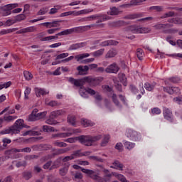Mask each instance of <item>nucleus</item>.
<instances>
[{
  "label": "nucleus",
  "mask_w": 182,
  "mask_h": 182,
  "mask_svg": "<svg viewBox=\"0 0 182 182\" xmlns=\"http://www.w3.org/2000/svg\"><path fill=\"white\" fill-rule=\"evenodd\" d=\"M95 26H99L100 28H104L105 24L104 23H101L100 25L90 24L88 26L74 27L72 28L64 30L60 33H58L55 36H49L44 38H42V36H43V33H40L39 34H38L37 38L40 39L41 42H49L50 41H53V39H59L58 36L72 35V33H80V32H85V31H89L90 28H95Z\"/></svg>",
  "instance_id": "f257e3e1"
},
{
  "label": "nucleus",
  "mask_w": 182,
  "mask_h": 182,
  "mask_svg": "<svg viewBox=\"0 0 182 182\" xmlns=\"http://www.w3.org/2000/svg\"><path fill=\"white\" fill-rule=\"evenodd\" d=\"M53 144V146H55V147H67L68 146V144L65 142H61L59 141H54Z\"/></svg>",
  "instance_id": "09e8293b"
},
{
  "label": "nucleus",
  "mask_w": 182,
  "mask_h": 182,
  "mask_svg": "<svg viewBox=\"0 0 182 182\" xmlns=\"http://www.w3.org/2000/svg\"><path fill=\"white\" fill-rule=\"evenodd\" d=\"M70 83H72L74 86L77 87H83V85L86 83V77H84L81 79L76 80L73 77H70L68 79Z\"/></svg>",
  "instance_id": "9d476101"
},
{
  "label": "nucleus",
  "mask_w": 182,
  "mask_h": 182,
  "mask_svg": "<svg viewBox=\"0 0 182 182\" xmlns=\"http://www.w3.org/2000/svg\"><path fill=\"white\" fill-rule=\"evenodd\" d=\"M35 93L37 97H41V96H45V95H48L49 91L45 90V89L36 87L35 88Z\"/></svg>",
  "instance_id": "4be33fe9"
},
{
  "label": "nucleus",
  "mask_w": 182,
  "mask_h": 182,
  "mask_svg": "<svg viewBox=\"0 0 182 182\" xmlns=\"http://www.w3.org/2000/svg\"><path fill=\"white\" fill-rule=\"evenodd\" d=\"M90 56V54L86 53L82 54H79L75 56V59H76L77 62H80V60H82L85 59V58H89Z\"/></svg>",
  "instance_id": "72a5a7b5"
},
{
  "label": "nucleus",
  "mask_w": 182,
  "mask_h": 182,
  "mask_svg": "<svg viewBox=\"0 0 182 182\" xmlns=\"http://www.w3.org/2000/svg\"><path fill=\"white\" fill-rule=\"evenodd\" d=\"M45 116H46V112H39L37 114H31L28 117V120L30 122H36V120H40V119H43Z\"/></svg>",
  "instance_id": "9b49d317"
},
{
  "label": "nucleus",
  "mask_w": 182,
  "mask_h": 182,
  "mask_svg": "<svg viewBox=\"0 0 182 182\" xmlns=\"http://www.w3.org/2000/svg\"><path fill=\"white\" fill-rule=\"evenodd\" d=\"M119 79L122 83H123L124 86H127V78L126 77V75L124 73L119 74Z\"/></svg>",
  "instance_id": "e433bc0d"
},
{
  "label": "nucleus",
  "mask_w": 182,
  "mask_h": 182,
  "mask_svg": "<svg viewBox=\"0 0 182 182\" xmlns=\"http://www.w3.org/2000/svg\"><path fill=\"white\" fill-rule=\"evenodd\" d=\"M119 42L116 41H113V40H109V41H104L101 43V46H110L112 45H118Z\"/></svg>",
  "instance_id": "2f4dec72"
},
{
  "label": "nucleus",
  "mask_w": 182,
  "mask_h": 182,
  "mask_svg": "<svg viewBox=\"0 0 182 182\" xmlns=\"http://www.w3.org/2000/svg\"><path fill=\"white\" fill-rule=\"evenodd\" d=\"M117 55V50L114 48L110 49L105 55L106 59H110V58H114Z\"/></svg>",
  "instance_id": "bb28decb"
},
{
  "label": "nucleus",
  "mask_w": 182,
  "mask_h": 182,
  "mask_svg": "<svg viewBox=\"0 0 182 182\" xmlns=\"http://www.w3.org/2000/svg\"><path fill=\"white\" fill-rule=\"evenodd\" d=\"M90 151H85L82 152L80 150H77L73 152L71 156L73 157V159H76V157H83L85 156H90Z\"/></svg>",
  "instance_id": "6ab92c4d"
},
{
  "label": "nucleus",
  "mask_w": 182,
  "mask_h": 182,
  "mask_svg": "<svg viewBox=\"0 0 182 182\" xmlns=\"http://www.w3.org/2000/svg\"><path fill=\"white\" fill-rule=\"evenodd\" d=\"M124 32H132V33H149L151 31L150 28L140 27L139 26H129L124 29Z\"/></svg>",
  "instance_id": "20e7f679"
},
{
  "label": "nucleus",
  "mask_w": 182,
  "mask_h": 182,
  "mask_svg": "<svg viewBox=\"0 0 182 182\" xmlns=\"http://www.w3.org/2000/svg\"><path fill=\"white\" fill-rule=\"evenodd\" d=\"M49 11V8L48 7H43L42 9H41L38 13L37 15L38 16H41V15H46V13Z\"/></svg>",
  "instance_id": "8fccbe9b"
},
{
  "label": "nucleus",
  "mask_w": 182,
  "mask_h": 182,
  "mask_svg": "<svg viewBox=\"0 0 182 182\" xmlns=\"http://www.w3.org/2000/svg\"><path fill=\"white\" fill-rule=\"evenodd\" d=\"M93 12V9H85L80 11V15H87Z\"/></svg>",
  "instance_id": "5fc2aeb1"
},
{
  "label": "nucleus",
  "mask_w": 182,
  "mask_h": 182,
  "mask_svg": "<svg viewBox=\"0 0 182 182\" xmlns=\"http://www.w3.org/2000/svg\"><path fill=\"white\" fill-rule=\"evenodd\" d=\"M14 19L16 22H21L22 21H25L26 19V16L23 14H18L14 17Z\"/></svg>",
  "instance_id": "79ce46f5"
},
{
  "label": "nucleus",
  "mask_w": 182,
  "mask_h": 182,
  "mask_svg": "<svg viewBox=\"0 0 182 182\" xmlns=\"http://www.w3.org/2000/svg\"><path fill=\"white\" fill-rule=\"evenodd\" d=\"M125 25H127V23L122 20L114 21L109 23V26H112V28H120V26H124Z\"/></svg>",
  "instance_id": "5701e85b"
},
{
  "label": "nucleus",
  "mask_w": 182,
  "mask_h": 182,
  "mask_svg": "<svg viewBox=\"0 0 182 182\" xmlns=\"http://www.w3.org/2000/svg\"><path fill=\"white\" fill-rule=\"evenodd\" d=\"M15 31H18V28H8V29H2L0 31V35H8V33H12V32H15Z\"/></svg>",
  "instance_id": "f704fd0d"
},
{
  "label": "nucleus",
  "mask_w": 182,
  "mask_h": 182,
  "mask_svg": "<svg viewBox=\"0 0 182 182\" xmlns=\"http://www.w3.org/2000/svg\"><path fill=\"white\" fill-rule=\"evenodd\" d=\"M54 118H49L48 119H47L46 121V123L47 124H50V125H51V126H53V125H55V124H58V122H56V120H55V119H53Z\"/></svg>",
  "instance_id": "6e6d98bb"
},
{
  "label": "nucleus",
  "mask_w": 182,
  "mask_h": 182,
  "mask_svg": "<svg viewBox=\"0 0 182 182\" xmlns=\"http://www.w3.org/2000/svg\"><path fill=\"white\" fill-rule=\"evenodd\" d=\"M15 119H18V117L9 115V116H4L3 120H4V122H7L8 123H9L11 122H14Z\"/></svg>",
  "instance_id": "a18cd8bd"
},
{
  "label": "nucleus",
  "mask_w": 182,
  "mask_h": 182,
  "mask_svg": "<svg viewBox=\"0 0 182 182\" xmlns=\"http://www.w3.org/2000/svg\"><path fill=\"white\" fill-rule=\"evenodd\" d=\"M101 82H103V77H92V76L86 77V83H89L90 86H92V87H95V86H98V85H100Z\"/></svg>",
  "instance_id": "6e6552de"
},
{
  "label": "nucleus",
  "mask_w": 182,
  "mask_h": 182,
  "mask_svg": "<svg viewBox=\"0 0 182 182\" xmlns=\"http://www.w3.org/2000/svg\"><path fill=\"white\" fill-rule=\"evenodd\" d=\"M105 53V48H101L91 53L94 58H100Z\"/></svg>",
  "instance_id": "473e14b6"
},
{
  "label": "nucleus",
  "mask_w": 182,
  "mask_h": 182,
  "mask_svg": "<svg viewBox=\"0 0 182 182\" xmlns=\"http://www.w3.org/2000/svg\"><path fill=\"white\" fill-rule=\"evenodd\" d=\"M120 68H119V66L116 63H112L110 65H109L106 69L105 72L107 73H117L119 72Z\"/></svg>",
  "instance_id": "dca6fc26"
},
{
  "label": "nucleus",
  "mask_w": 182,
  "mask_h": 182,
  "mask_svg": "<svg viewBox=\"0 0 182 182\" xmlns=\"http://www.w3.org/2000/svg\"><path fill=\"white\" fill-rule=\"evenodd\" d=\"M109 140H110V135H105L102 140L100 146L102 147H106V146H107V143H109Z\"/></svg>",
  "instance_id": "c9c22d12"
},
{
  "label": "nucleus",
  "mask_w": 182,
  "mask_h": 182,
  "mask_svg": "<svg viewBox=\"0 0 182 182\" xmlns=\"http://www.w3.org/2000/svg\"><path fill=\"white\" fill-rule=\"evenodd\" d=\"M79 93L82 97H84V99H87V97H89L88 95H91V96H94V95H96V91H95L92 88H89V87L85 88V87H80Z\"/></svg>",
  "instance_id": "1a4fd4ad"
},
{
  "label": "nucleus",
  "mask_w": 182,
  "mask_h": 182,
  "mask_svg": "<svg viewBox=\"0 0 182 182\" xmlns=\"http://www.w3.org/2000/svg\"><path fill=\"white\" fill-rule=\"evenodd\" d=\"M88 158L91 160H94L95 161H100V163H103L104 161L103 159L97 157L96 156H90Z\"/></svg>",
  "instance_id": "0e129e2a"
},
{
  "label": "nucleus",
  "mask_w": 182,
  "mask_h": 182,
  "mask_svg": "<svg viewBox=\"0 0 182 182\" xmlns=\"http://www.w3.org/2000/svg\"><path fill=\"white\" fill-rule=\"evenodd\" d=\"M108 15H119L120 14V11H119V9L116 7H111L110 10L107 12Z\"/></svg>",
  "instance_id": "4c0bfd02"
},
{
  "label": "nucleus",
  "mask_w": 182,
  "mask_h": 182,
  "mask_svg": "<svg viewBox=\"0 0 182 182\" xmlns=\"http://www.w3.org/2000/svg\"><path fill=\"white\" fill-rule=\"evenodd\" d=\"M171 16H174V12L173 11H169L168 13H166L161 18V19H164L166 18H170Z\"/></svg>",
  "instance_id": "338daca9"
},
{
  "label": "nucleus",
  "mask_w": 182,
  "mask_h": 182,
  "mask_svg": "<svg viewBox=\"0 0 182 182\" xmlns=\"http://www.w3.org/2000/svg\"><path fill=\"white\" fill-rule=\"evenodd\" d=\"M15 23H16V21L15 17H14V18H9V19H8V20L5 22L4 25H5L6 26H12V25H14V24H15Z\"/></svg>",
  "instance_id": "864d4df0"
},
{
  "label": "nucleus",
  "mask_w": 182,
  "mask_h": 182,
  "mask_svg": "<svg viewBox=\"0 0 182 182\" xmlns=\"http://www.w3.org/2000/svg\"><path fill=\"white\" fill-rule=\"evenodd\" d=\"M18 153H31L32 151V149L29 147H26L23 149H18Z\"/></svg>",
  "instance_id": "13d9d810"
},
{
  "label": "nucleus",
  "mask_w": 182,
  "mask_h": 182,
  "mask_svg": "<svg viewBox=\"0 0 182 182\" xmlns=\"http://www.w3.org/2000/svg\"><path fill=\"white\" fill-rule=\"evenodd\" d=\"M139 14H129L124 17V19H137Z\"/></svg>",
  "instance_id": "680f3d73"
},
{
  "label": "nucleus",
  "mask_w": 182,
  "mask_h": 182,
  "mask_svg": "<svg viewBox=\"0 0 182 182\" xmlns=\"http://www.w3.org/2000/svg\"><path fill=\"white\" fill-rule=\"evenodd\" d=\"M69 163L65 164V166L59 170V173L60 176H65V174H68V171H69Z\"/></svg>",
  "instance_id": "c85d7f7f"
},
{
  "label": "nucleus",
  "mask_w": 182,
  "mask_h": 182,
  "mask_svg": "<svg viewBox=\"0 0 182 182\" xmlns=\"http://www.w3.org/2000/svg\"><path fill=\"white\" fill-rule=\"evenodd\" d=\"M86 46V43H77L72 44L69 46L68 50H77L80 48H85Z\"/></svg>",
  "instance_id": "a211bd4d"
},
{
  "label": "nucleus",
  "mask_w": 182,
  "mask_h": 182,
  "mask_svg": "<svg viewBox=\"0 0 182 182\" xmlns=\"http://www.w3.org/2000/svg\"><path fill=\"white\" fill-rule=\"evenodd\" d=\"M147 0H132L130 2V5L136 6L137 5H141L142 2H146Z\"/></svg>",
  "instance_id": "603ef678"
},
{
  "label": "nucleus",
  "mask_w": 182,
  "mask_h": 182,
  "mask_svg": "<svg viewBox=\"0 0 182 182\" xmlns=\"http://www.w3.org/2000/svg\"><path fill=\"white\" fill-rule=\"evenodd\" d=\"M68 122L72 126H76V117L74 115H69L68 117Z\"/></svg>",
  "instance_id": "a19ab883"
},
{
  "label": "nucleus",
  "mask_w": 182,
  "mask_h": 182,
  "mask_svg": "<svg viewBox=\"0 0 182 182\" xmlns=\"http://www.w3.org/2000/svg\"><path fill=\"white\" fill-rule=\"evenodd\" d=\"M97 166L100 167V168H101V171H103V173H105V174H106V176H105L104 178L100 177L99 176V173H96V172H95V171H93V170L82 168L81 171H82V173H85V174H87V176H89V177H90V178H92V180H95V181H97V182H109V181H110V177H112V174L108 173L109 170L104 168L102 165H98Z\"/></svg>",
  "instance_id": "7ed1b4c3"
},
{
  "label": "nucleus",
  "mask_w": 182,
  "mask_h": 182,
  "mask_svg": "<svg viewBox=\"0 0 182 182\" xmlns=\"http://www.w3.org/2000/svg\"><path fill=\"white\" fill-rule=\"evenodd\" d=\"M65 111L60 109V110H56L53 111L50 114V119H56V117H59V116H63L65 114Z\"/></svg>",
  "instance_id": "412c9836"
},
{
  "label": "nucleus",
  "mask_w": 182,
  "mask_h": 182,
  "mask_svg": "<svg viewBox=\"0 0 182 182\" xmlns=\"http://www.w3.org/2000/svg\"><path fill=\"white\" fill-rule=\"evenodd\" d=\"M31 89L28 87H26V90L24 91V98L28 100L29 99V95H31Z\"/></svg>",
  "instance_id": "bf43d9fd"
},
{
  "label": "nucleus",
  "mask_w": 182,
  "mask_h": 182,
  "mask_svg": "<svg viewBox=\"0 0 182 182\" xmlns=\"http://www.w3.org/2000/svg\"><path fill=\"white\" fill-rule=\"evenodd\" d=\"M112 174L121 182H124L126 180V177H124V176H123L122 174L117 173H112Z\"/></svg>",
  "instance_id": "3c124183"
},
{
  "label": "nucleus",
  "mask_w": 182,
  "mask_h": 182,
  "mask_svg": "<svg viewBox=\"0 0 182 182\" xmlns=\"http://www.w3.org/2000/svg\"><path fill=\"white\" fill-rule=\"evenodd\" d=\"M151 112L152 114H161V109L159 107H154L151 109Z\"/></svg>",
  "instance_id": "69168bd1"
},
{
  "label": "nucleus",
  "mask_w": 182,
  "mask_h": 182,
  "mask_svg": "<svg viewBox=\"0 0 182 182\" xmlns=\"http://www.w3.org/2000/svg\"><path fill=\"white\" fill-rule=\"evenodd\" d=\"M102 139V135H96V136H85L81 135L80 136L77 137H71L68 138L64 141H66L67 143H76V141H80L81 144H83L84 146H87V147H90L93 146V144L96 143V141H99V140Z\"/></svg>",
  "instance_id": "f03ea898"
},
{
  "label": "nucleus",
  "mask_w": 182,
  "mask_h": 182,
  "mask_svg": "<svg viewBox=\"0 0 182 182\" xmlns=\"http://www.w3.org/2000/svg\"><path fill=\"white\" fill-rule=\"evenodd\" d=\"M36 31V26H30L25 28H22L16 32V33H28V32H35Z\"/></svg>",
  "instance_id": "b1692460"
},
{
  "label": "nucleus",
  "mask_w": 182,
  "mask_h": 182,
  "mask_svg": "<svg viewBox=\"0 0 182 182\" xmlns=\"http://www.w3.org/2000/svg\"><path fill=\"white\" fill-rule=\"evenodd\" d=\"M23 119H17L14 124L20 130L25 127Z\"/></svg>",
  "instance_id": "37998d69"
},
{
  "label": "nucleus",
  "mask_w": 182,
  "mask_h": 182,
  "mask_svg": "<svg viewBox=\"0 0 182 182\" xmlns=\"http://www.w3.org/2000/svg\"><path fill=\"white\" fill-rule=\"evenodd\" d=\"M68 56H69L68 53H63L59 54L56 57V60H59V59H65V58H68Z\"/></svg>",
  "instance_id": "e2e57ef3"
},
{
  "label": "nucleus",
  "mask_w": 182,
  "mask_h": 182,
  "mask_svg": "<svg viewBox=\"0 0 182 182\" xmlns=\"http://www.w3.org/2000/svg\"><path fill=\"white\" fill-rule=\"evenodd\" d=\"M81 124L84 126V127H89V126H95V123L92 122V121L89 119H86L82 118L81 119Z\"/></svg>",
  "instance_id": "7c9ffc66"
},
{
  "label": "nucleus",
  "mask_w": 182,
  "mask_h": 182,
  "mask_svg": "<svg viewBox=\"0 0 182 182\" xmlns=\"http://www.w3.org/2000/svg\"><path fill=\"white\" fill-rule=\"evenodd\" d=\"M126 136L129 140H132V141H139L141 140V134L132 129L127 130Z\"/></svg>",
  "instance_id": "0eeeda50"
},
{
  "label": "nucleus",
  "mask_w": 182,
  "mask_h": 182,
  "mask_svg": "<svg viewBox=\"0 0 182 182\" xmlns=\"http://www.w3.org/2000/svg\"><path fill=\"white\" fill-rule=\"evenodd\" d=\"M123 164H120V161L116 160L112 163V166H110L111 168H115L116 170L123 171Z\"/></svg>",
  "instance_id": "a878e982"
},
{
  "label": "nucleus",
  "mask_w": 182,
  "mask_h": 182,
  "mask_svg": "<svg viewBox=\"0 0 182 182\" xmlns=\"http://www.w3.org/2000/svg\"><path fill=\"white\" fill-rule=\"evenodd\" d=\"M163 115L166 120L168 122H173V112L171 111L170 109L164 107H163Z\"/></svg>",
  "instance_id": "f8f14e48"
},
{
  "label": "nucleus",
  "mask_w": 182,
  "mask_h": 182,
  "mask_svg": "<svg viewBox=\"0 0 182 182\" xmlns=\"http://www.w3.org/2000/svg\"><path fill=\"white\" fill-rule=\"evenodd\" d=\"M77 70L78 72V75H87V72L89 71V66L79 65L78 67H77Z\"/></svg>",
  "instance_id": "f3484780"
},
{
  "label": "nucleus",
  "mask_w": 182,
  "mask_h": 182,
  "mask_svg": "<svg viewBox=\"0 0 182 182\" xmlns=\"http://www.w3.org/2000/svg\"><path fill=\"white\" fill-rule=\"evenodd\" d=\"M109 97H110L112 103H114V105H115L117 107L122 109V104H120L119 99H117V95H116L114 92H112L109 95Z\"/></svg>",
  "instance_id": "2eb2a0df"
},
{
  "label": "nucleus",
  "mask_w": 182,
  "mask_h": 182,
  "mask_svg": "<svg viewBox=\"0 0 182 182\" xmlns=\"http://www.w3.org/2000/svg\"><path fill=\"white\" fill-rule=\"evenodd\" d=\"M124 146L127 150H132V149L136 147V144L129 141H124Z\"/></svg>",
  "instance_id": "c756f323"
},
{
  "label": "nucleus",
  "mask_w": 182,
  "mask_h": 182,
  "mask_svg": "<svg viewBox=\"0 0 182 182\" xmlns=\"http://www.w3.org/2000/svg\"><path fill=\"white\" fill-rule=\"evenodd\" d=\"M97 23H100V22H105V21L109 20V16L104 14H95L87 17V22H92V21H96Z\"/></svg>",
  "instance_id": "423d86ee"
},
{
  "label": "nucleus",
  "mask_w": 182,
  "mask_h": 182,
  "mask_svg": "<svg viewBox=\"0 0 182 182\" xmlns=\"http://www.w3.org/2000/svg\"><path fill=\"white\" fill-rule=\"evenodd\" d=\"M18 6L19 4H18V3L9 4L0 7V9L4 11L3 16H9V15L12 14V11H12V9H15V8H18Z\"/></svg>",
  "instance_id": "39448f33"
},
{
  "label": "nucleus",
  "mask_w": 182,
  "mask_h": 182,
  "mask_svg": "<svg viewBox=\"0 0 182 182\" xmlns=\"http://www.w3.org/2000/svg\"><path fill=\"white\" fill-rule=\"evenodd\" d=\"M144 87L146 90H148V92H151L156 87V82H154L152 84H150L149 82H146L144 84Z\"/></svg>",
  "instance_id": "58836bf2"
},
{
  "label": "nucleus",
  "mask_w": 182,
  "mask_h": 182,
  "mask_svg": "<svg viewBox=\"0 0 182 182\" xmlns=\"http://www.w3.org/2000/svg\"><path fill=\"white\" fill-rule=\"evenodd\" d=\"M173 24L171 23H156L155 24L153 28L155 31H161L164 33V31H166L167 28H172Z\"/></svg>",
  "instance_id": "ddd939ff"
},
{
  "label": "nucleus",
  "mask_w": 182,
  "mask_h": 182,
  "mask_svg": "<svg viewBox=\"0 0 182 182\" xmlns=\"http://www.w3.org/2000/svg\"><path fill=\"white\" fill-rule=\"evenodd\" d=\"M80 129H73L70 132L65 133H60V139H65L66 137H70L72 134H75V133H80Z\"/></svg>",
  "instance_id": "aec40b11"
},
{
  "label": "nucleus",
  "mask_w": 182,
  "mask_h": 182,
  "mask_svg": "<svg viewBox=\"0 0 182 182\" xmlns=\"http://www.w3.org/2000/svg\"><path fill=\"white\" fill-rule=\"evenodd\" d=\"M21 132V129L16 125L7 129H4L1 132V134H9L11 133H13L14 134H18Z\"/></svg>",
  "instance_id": "4468645a"
},
{
  "label": "nucleus",
  "mask_w": 182,
  "mask_h": 182,
  "mask_svg": "<svg viewBox=\"0 0 182 182\" xmlns=\"http://www.w3.org/2000/svg\"><path fill=\"white\" fill-rule=\"evenodd\" d=\"M169 23H174L175 25H182V18L176 17L168 20Z\"/></svg>",
  "instance_id": "cd10ccee"
},
{
  "label": "nucleus",
  "mask_w": 182,
  "mask_h": 182,
  "mask_svg": "<svg viewBox=\"0 0 182 182\" xmlns=\"http://www.w3.org/2000/svg\"><path fill=\"white\" fill-rule=\"evenodd\" d=\"M136 56L139 60H143L144 52L141 50V48H138L136 50Z\"/></svg>",
  "instance_id": "49530a36"
},
{
  "label": "nucleus",
  "mask_w": 182,
  "mask_h": 182,
  "mask_svg": "<svg viewBox=\"0 0 182 182\" xmlns=\"http://www.w3.org/2000/svg\"><path fill=\"white\" fill-rule=\"evenodd\" d=\"M23 176L25 180H29L32 178V173L29 171H26L23 173Z\"/></svg>",
  "instance_id": "052dcab7"
},
{
  "label": "nucleus",
  "mask_w": 182,
  "mask_h": 182,
  "mask_svg": "<svg viewBox=\"0 0 182 182\" xmlns=\"http://www.w3.org/2000/svg\"><path fill=\"white\" fill-rule=\"evenodd\" d=\"M43 132H46V133H49L50 132H58V129H55L53 127L44 125L43 126Z\"/></svg>",
  "instance_id": "ea45409f"
},
{
  "label": "nucleus",
  "mask_w": 182,
  "mask_h": 182,
  "mask_svg": "<svg viewBox=\"0 0 182 182\" xmlns=\"http://www.w3.org/2000/svg\"><path fill=\"white\" fill-rule=\"evenodd\" d=\"M61 6H55L54 8L50 9L49 14L54 15V14H58V11H59V9H61Z\"/></svg>",
  "instance_id": "de8ad7c7"
},
{
  "label": "nucleus",
  "mask_w": 182,
  "mask_h": 182,
  "mask_svg": "<svg viewBox=\"0 0 182 182\" xmlns=\"http://www.w3.org/2000/svg\"><path fill=\"white\" fill-rule=\"evenodd\" d=\"M70 148H65V149H58L56 153L57 154H65V153H68V151H70Z\"/></svg>",
  "instance_id": "4d7b16f0"
},
{
  "label": "nucleus",
  "mask_w": 182,
  "mask_h": 182,
  "mask_svg": "<svg viewBox=\"0 0 182 182\" xmlns=\"http://www.w3.org/2000/svg\"><path fill=\"white\" fill-rule=\"evenodd\" d=\"M26 166V161H18L16 164V166L17 168H19V167H25Z\"/></svg>",
  "instance_id": "774afa93"
},
{
  "label": "nucleus",
  "mask_w": 182,
  "mask_h": 182,
  "mask_svg": "<svg viewBox=\"0 0 182 182\" xmlns=\"http://www.w3.org/2000/svg\"><path fill=\"white\" fill-rule=\"evenodd\" d=\"M23 76L26 80H32L33 79V75L29 71H23Z\"/></svg>",
  "instance_id": "c03bdc74"
},
{
  "label": "nucleus",
  "mask_w": 182,
  "mask_h": 182,
  "mask_svg": "<svg viewBox=\"0 0 182 182\" xmlns=\"http://www.w3.org/2000/svg\"><path fill=\"white\" fill-rule=\"evenodd\" d=\"M15 153H18V149L16 148H13L11 149L7 150L5 151V155L4 156V157H8V160L9 159H11V157L14 156V154H15Z\"/></svg>",
  "instance_id": "393cba45"
}]
</instances>
